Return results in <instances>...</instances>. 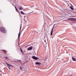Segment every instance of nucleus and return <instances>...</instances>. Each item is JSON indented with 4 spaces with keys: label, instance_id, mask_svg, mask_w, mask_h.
I'll return each instance as SVG.
<instances>
[{
    "label": "nucleus",
    "instance_id": "f257e3e1",
    "mask_svg": "<svg viewBox=\"0 0 76 76\" xmlns=\"http://www.w3.org/2000/svg\"><path fill=\"white\" fill-rule=\"evenodd\" d=\"M0 30L1 32H3L4 33H6V29L4 27H1L0 29Z\"/></svg>",
    "mask_w": 76,
    "mask_h": 76
},
{
    "label": "nucleus",
    "instance_id": "f03ea898",
    "mask_svg": "<svg viewBox=\"0 0 76 76\" xmlns=\"http://www.w3.org/2000/svg\"><path fill=\"white\" fill-rule=\"evenodd\" d=\"M56 24H54V26L53 28L51 29V31L50 32V35L51 36H52L53 35V30H54V26Z\"/></svg>",
    "mask_w": 76,
    "mask_h": 76
},
{
    "label": "nucleus",
    "instance_id": "7ed1b4c3",
    "mask_svg": "<svg viewBox=\"0 0 76 76\" xmlns=\"http://www.w3.org/2000/svg\"><path fill=\"white\" fill-rule=\"evenodd\" d=\"M32 58H33V59H34V60H37L39 59V58L37 57H36L35 56H32Z\"/></svg>",
    "mask_w": 76,
    "mask_h": 76
},
{
    "label": "nucleus",
    "instance_id": "20e7f679",
    "mask_svg": "<svg viewBox=\"0 0 76 76\" xmlns=\"http://www.w3.org/2000/svg\"><path fill=\"white\" fill-rule=\"evenodd\" d=\"M21 27H20L19 33L18 34V38H19V39H20L19 38H20V31H21Z\"/></svg>",
    "mask_w": 76,
    "mask_h": 76
},
{
    "label": "nucleus",
    "instance_id": "39448f33",
    "mask_svg": "<svg viewBox=\"0 0 76 76\" xmlns=\"http://www.w3.org/2000/svg\"><path fill=\"white\" fill-rule=\"evenodd\" d=\"M68 20H76V18H68Z\"/></svg>",
    "mask_w": 76,
    "mask_h": 76
},
{
    "label": "nucleus",
    "instance_id": "423d86ee",
    "mask_svg": "<svg viewBox=\"0 0 76 76\" xmlns=\"http://www.w3.org/2000/svg\"><path fill=\"white\" fill-rule=\"evenodd\" d=\"M33 48V47H30L28 48V49H27V50H28V51H29L30 50H32V49Z\"/></svg>",
    "mask_w": 76,
    "mask_h": 76
},
{
    "label": "nucleus",
    "instance_id": "0eeeda50",
    "mask_svg": "<svg viewBox=\"0 0 76 76\" xmlns=\"http://www.w3.org/2000/svg\"><path fill=\"white\" fill-rule=\"evenodd\" d=\"M7 65V66H8V67H12V65H10V64H8L7 63H6Z\"/></svg>",
    "mask_w": 76,
    "mask_h": 76
},
{
    "label": "nucleus",
    "instance_id": "6e6552de",
    "mask_svg": "<svg viewBox=\"0 0 76 76\" xmlns=\"http://www.w3.org/2000/svg\"><path fill=\"white\" fill-rule=\"evenodd\" d=\"M35 64H37V65H39V64H41L40 62H36V63Z\"/></svg>",
    "mask_w": 76,
    "mask_h": 76
},
{
    "label": "nucleus",
    "instance_id": "1a4fd4ad",
    "mask_svg": "<svg viewBox=\"0 0 76 76\" xmlns=\"http://www.w3.org/2000/svg\"><path fill=\"white\" fill-rule=\"evenodd\" d=\"M23 9V8H22V7H20L19 8V10H21Z\"/></svg>",
    "mask_w": 76,
    "mask_h": 76
},
{
    "label": "nucleus",
    "instance_id": "9d476101",
    "mask_svg": "<svg viewBox=\"0 0 76 76\" xmlns=\"http://www.w3.org/2000/svg\"><path fill=\"white\" fill-rule=\"evenodd\" d=\"M2 51H3V52H4V53H7L6 51V50H2Z\"/></svg>",
    "mask_w": 76,
    "mask_h": 76
},
{
    "label": "nucleus",
    "instance_id": "9b49d317",
    "mask_svg": "<svg viewBox=\"0 0 76 76\" xmlns=\"http://www.w3.org/2000/svg\"><path fill=\"white\" fill-rule=\"evenodd\" d=\"M72 58L73 61H76V60H75V58L74 57H72Z\"/></svg>",
    "mask_w": 76,
    "mask_h": 76
},
{
    "label": "nucleus",
    "instance_id": "f8f14e48",
    "mask_svg": "<svg viewBox=\"0 0 76 76\" xmlns=\"http://www.w3.org/2000/svg\"><path fill=\"white\" fill-rule=\"evenodd\" d=\"M70 8L71 9H72V10H74V8H73V7H70Z\"/></svg>",
    "mask_w": 76,
    "mask_h": 76
},
{
    "label": "nucleus",
    "instance_id": "ddd939ff",
    "mask_svg": "<svg viewBox=\"0 0 76 76\" xmlns=\"http://www.w3.org/2000/svg\"><path fill=\"white\" fill-rule=\"evenodd\" d=\"M21 13L22 15H24V13H23V12L22 11L21 12Z\"/></svg>",
    "mask_w": 76,
    "mask_h": 76
},
{
    "label": "nucleus",
    "instance_id": "4468645a",
    "mask_svg": "<svg viewBox=\"0 0 76 76\" xmlns=\"http://www.w3.org/2000/svg\"><path fill=\"white\" fill-rule=\"evenodd\" d=\"M5 58L6 59V60H9V58L7 57H5Z\"/></svg>",
    "mask_w": 76,
    "mask_h": 76
},
{
    "label": "nucleus",
    "instance_id": "2eb2a0df",
    "mask_svg": "<svg viewBox=\"0 0 76 76\" xmlns=\"http://www.w3.org/2000/svg\"><path fill=\"white\" fill-rule=\"evenodd\" d=\"M15 8L16 11H17L18 12V9L16 8V7H15Z\"/></svg>",
    "mask_w": 76,
    "mask_h": 76
},
{
    "label": "nucleus",
    "instance_id": "dca6fc26",
    "mask_svg": "<svg viewBox=\"0 0 76 76\" xmlns=\"http://www.w3.org/2000/svg\"><path fill=\"white\" fill-rule=\"evenodd\" d=\"M20 50L21 53H23V51L22 50L21 48L20 49Z\"/></svg>",
    "mask_w": 76,
    "mask_h": 76
},
{
    "label": "nucleus",
    "instance_id": "f3484780",
    "mask_svg": "<svg viewBox=\"0 0 76 76\" xmlns=\"http://www.w3.org/2000/svg\"><path fill=\"white\" fill-rule=\"evenodd\" d=\"M34 7V6H32V7Z\"/></svg>",
    "mask_w": 76,
    "mask_h": 76
},
{
    "label": "nucleus",
    "instance_id": "a211bd4d",
    "mask_svg": "<svg viewBox=\"0 0 76 76\" xmlns=\"http://www.w3.org/2000/svg\"><path fill=\"white\" fill-rule=\"evenodd\" d=\"M9 69H10V68L9 67Z\"/></svg>",
    "mask_w": 76,
    "mask_h": 76
}]
</instances>
